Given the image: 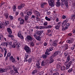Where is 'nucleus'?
Listing matches in <instances>:
<instances>
[{
  "instance_id": "24",
  "label": "nucleus",
  "mask_w": 75,
  "mask_h": 75,
  "mask_svg": "<svg viewBox=\"0 0 75 75\" xmlns=\"http://www.w3.org/2000/svg\"><path fill=\"white\" fill-rule=\"evenodd\" d=\"M67 29V27H66L65 26H62V31H64Z\"/></svg>"
},
{
  "instance_id": "12",
  "label": "nucleus",
  "mask_w": 75,
  "mask_h": 75,
  "mask_svg": "<svg viewBox=\"0 0 75 75\" xmlns=\"http://www.w3.org/2000/svg\"><path fill=\"white\" fill-rule=\"evenodd\" d=\"M43 31L42 30L41 31H37L36 33H37V34H38V35H41L42 34V33H43Z\"/></svg>"
},
{
  "instance_id": "21",
  "label": "nucleus",
  "mask_w": 75,
  "mask_h": 75,
  "mask_svg": "<svg viewBox=\"0 0 75 75\" xmlns=\"http://www.w3.org/2000/svg\"><path fill=\"white\" fill-rule=\"evenodd\" d=\"M68 49V45H65V47H64V51H66V50H67Z\"/></svg>"
},
{
  "instance_id": "41",
  "label": "nucleus",
  "mask_w": 75,
  "mask_h": 75,
  "mask_svg": "<svg viewBox=\"0 0 75 75\" xmlns=\"http://www.w3.org/2000/svg\"><path fill=\"white\" fill-rule=\"evenodd\" d=\"M72 71H73V69H69L68 70V72H71Z\"/></svg>"
},
{
  "instance_id": "10",
  "label": "nucleus",
  "mask_w": 75,
  "mask_h": 75,
  "mask_svg": "<svg viewBox=\"0 0 75 75\" xmlns=\"http://www.w3.org/2000/svg\"><path fill=\"white\" fill-rule=\"evenodd\" d=\"M68 21V19H67L66 20L64 21L62 24V27H63V26H65V25L67 24V22Z\"/></svg>"
},
{
  "instance_id": "8",
  "label": "nucleus",
  "mask_w": 75,
  "mask_h": 75,
  "mask_svg": "<svg viewBox=\"0 0 75 75\" xmlns=\"http://www.w3.org/2000/svg\"><path fill=\"white\" fill-rule=\"evenodd\" d=\"M61 65H62L61 63L58 62L57 64V69H59V68H60L61 67Z\"/></svg>"
},
{
  "instance_id": "27",
  "label": "nucleus",
  "mask_w": 75,
  "mask_h": 75,
  "mask_svg": "<svg viewBox=\"0 0 75 75\" xmlns=\"http://www.w3.org/2000/svg\"><path fill=\"white\" fill-rule=\"evenodd\" d=\"M45 19L47 21H51V19L48 17L47 16H46L45 17Z\"/></svg>"
},
{
  "instance_id": "9",
  "label": "nucleus",
  "mask_w": 75,
  "mask_h": 75,
  "mask_svg": "<svg viewBox=\"0 0 75 75\" xmlns=\"http://www.w3.org/2000/svg\"><path fill=\"white\" fill-rule=\"evenodd\" d=\"M8 45V44L7 42H3L1 44V45H3V46H6V47H7Z\"/></svg>"
},
{
  "instance_id": "14",
  "label": "nucleus",
  "mask_w": 75,
  "mask_h": 75,
  "mask_svg": "<svg viewBox=\"0 0 75 75\" xmlns=\"http://www.w3.org/2000/svg\"><path fill=\"white\" fill-rule=\"evenodd\" d=\"M61 5V3L59 1H57L56 3V5L57 7H59Z\"/></svg>"
},
{
  "instance_id": "44",
  "label": "nucleus",
  "mask_w": 75,
  "mask_h": 75,
  "mask_svg": "<svg viewBox=\"0 0 75 75\" xmlns=\"http://www.w3.org/2000/svg\"><path fill=\"white\" fill-rule=\"evenodd\" d=\"M30 45L31 46H33L34 45V42H32L30 44Z\"/></svg>"
},
{
  "instance_id": "29",
  "label": "nucleus",
  "mask_w": 75,
  "mask_h": 75,
  "mask_svg": "<svg viewBox=\"0 0 75 75\" xmlns=\"http://www.w3.org/2000/svg\"><path fill=\"white\" fill-rule=\"evenodd\" d=\"M39 17H40V16H37L36 17V19L37 21H40V18H39Z\"/></svg>"
},
{
  "instance_id": "45",
  "label": "nucleus",
  "mask_w": 75,
  "mask_h": 75,
  "mask_svg": "<svg viewBox=\"0 0 75 75\" xmlns=\"http://www.w3.org/2000/svg\"><path fill=\"white\" fill-rule=\"evenodd\" d=\"M5 16L6 17V18L7 19V18H8V14H5Z\"/></svg>"
},
{
  "instance_id": "38",
  "label": "nucleus",
  "mask_w": 75,
  "mask_h": 75,
  "mask_svg": "<svg viewBox=\"0 0 75 75\" xmlns=\"http://www.w3.org/2000/svg\"><path fill=\"white\" fill-rule=\"evenodd\" d=\"M69 60H70V58H69V57H67V59L66 62H68L69 61Z\"/></svg>"
},
{
  "instance_id": "23",
  "label": "nucleus",
  "mask_w": 75,
  "mask_h": 75,
  "mask_svg": "<svg viewBox=\"0 0 75 75\" xmlns=\"http://www.w3.org/2000/svg\"><path fill=\"white\" fill-rule=\"evenodd\" d=\"M61 71H64L65 70V67L64 66H61Z\"/></svg>"
},
{
  "instance_id": "60",
  "label": "nucleus",
  "mask_w": 75,
  "mask_h": 75,
  "mask_svg": "<svg viewBox=\"0 0 75 75\" xmlns=\"http://www.w3.org/2000/svg\"><path fill=\"white\" fill-rule=\"evenodd\" d=\"M50 50L48 49H47L46 50V52H50Z\"/></svg>"
},
{
  "instance_id": "22",
  "label": "nucleus",
  "mask_w": 75,
  "mask_h": 75,
  "mask_svg": "<svg viewBox=\"0 0 75 75\" xmlns=\"http://www.w3.org/2000/svg\"><path fill=\"white\" fill-rule=\"evenodd\" d=\"M9 24V22L8 21H5V25L6 27L8 26V25Z\"/></svg>"
},
{
  "instance_id": "58",
  "label": "nucleus",
  "mask_w": 75,
  "mask_h": 75,
  "mask_svg": "<svg viewBox=\"0 0 75 75\" xmlns=\"http://www.w3.org/2000/svg\"><path fill=\"white\" fill-rule=\"evenodd\" d=\"M22 8H23L22 7V6H21V5L18 6V9H19L20 10V9H21Z\"/></svg>"
},
{
  "instance_id": "42",
  "label": "nucleus",
  "mask_w": 75,
  "mask_h": 75,
  "mask_svg": "<svg viewBox=\"0 0 75 75\" xmlns=\"http://www.w3.org/2000/svg\"><path fill=\"white\" fill-rule=\"evenodd\" d=\"M55 28L56 30H58L59 28V27L58 25H57L55 27Z\"/></svg>"
},
{
  "instance_id": "49",
  "label": "nucleus",
  "mask_w": 75,
  "mask_h": 75,
  "mask_svg": "<svg viewBox=\"0 0 75 75\" xmlns=\"http://www.w3.org/2000/svg\"><path fill=\"white\" fill-rule=\"evenodd\" d=\"M14 70H11L10 71V73L11 74H13V73H14Z\"/></svg>"
},
{
  "instance_id": "11",
  "label": "nucleus",
  "mask_w": 75,
  "mask_h": 75,
  "mask_svg": "<svg viewBox=\"0 0 75 75\" xmlns=\"http://www.w3.org/2000/svg\"><path fill=\"white\" fill-rule=\"evenodd\" d=\"M61 1H62V2H63L64 3V4L66 6V7L68 6V1L67 0H61Z\"/></svg>"
},
{
  "instance_id": "7",
  "label": "nucleus",
  "mask_w": 75,
  "mask_h": 75,
  "mask_svg": "<svg viewBox=\"0 0 75 75\" xmlns=\"http://www.w3.org/2000/svg\"><path fill=\"white\" fill-rule=\"evenodd\" d=\"M18 37H19L21 39H23L24 38L23 36L21 35V32H18Z\"/></svg>"
},
{
  "instance_id": "55",
  "label": "nucleus",
  "mask_w": 75,
  "mask_h": 75,
  "mask_svg": "<svg viewBox=\"0 0 75 75\" xmlns=\"http://www.w3.org/2000/svg\"><path fill=\"white\" fill-rule=\"evenodd\" d=\"M72 61H70L69 62L68 64L69 65H70L71 66V64H72Z\"/></svg>"
},
{
  "instance_id": "4",
  "label": "nucleus",
  "mask_w": 75,
  "mask_h": 75,
  "mask_svg": "<svg viewBox=\"0 0 75 75\" xmlns=\"http://www.w3.org/2000/svg\"><path fill=\"white\" fill-rule=\"evenodd\" d=\"M26 38H27V40L28 41H32V40H34V39L32 38V37H31V36L30 35L26 37Z\"/></svg>"
},
{
  "instance_id": "28",
  "label": "nucleus",
  "mask_w": 75,
  "mask_h": 75,
  "mask_svg": "<svg viewBox=\"0 0 75 75\" xmlns=\"http://www.w3.org/2000/svg\"><path fill=\"white\" fill-rule=\"evenodd\" d=\"M45 61L44 60L42 61L41 64L42 66H45Z\"/></svg>"
},
{
  "instance_id": "6",
  "label": "nucleus",
  "mask_w": 75,
  "mask_h": 75,
  "mask_svg": "<svg viewBox=\"0 0 75 75\" xmlns=\"http://www.w3.org/2000/svg\"><path fill=\"white\" fill-rule=\"evenodd\" d=\"M34 13L35 16H40V13L37 11L35 10H34Z\"/></svg>"
},
{
  "instance_id": "2",
  "label": "nucleus",
  "mask_w": 75,
  "mask_h": 75,
  "mask_svg": "<svg viewBox=\"0 0 75 75\" xmlns=\"http://www.w3.org/2000/svg\"><path fill=\"white\" fill-rule=\"evenodd\" d=\"M48 3H49L50 6L53 7L54 6V0H48Z\"/></svg>"
},
{
  "instance_id": "59",
  "label": "nucleus",
  "mask_w": 75,
  "mask_h": 75,
  "mask_svg": "<svg viewBox=\"0 0 75 75\" xmlns=\"http://www.w3.org/2000/svg\"><path fill=\"white\" fill-rule=\"evenodd\" d=\"M37 68L38 69H39V68H41L42 67L41 66H37Z\"/></svg>"
},
{
  "instance_id": "16",
  "label": "nucleus",
  "mask_w": 75,
  "mask_h": 75,
  "mask_svg": "<svg viewBox=\"0 0 75 75\" xmlns=\"http://www.w3.org/2000/svg\"><path fill=\"white\" fill-rule=\"evenodd\" d=\"M50 62H49L50 64H51V63H52L54 61V59H52V57H50Z\"/></svg>"
},
{
  "instance_id": "18",
  "label": "nucleus",
  "mask_w": 75,
  "mask_h": 75,
  "mask_svg": "<svg viewBox=\"0 0 75 75\" xmlns=\"http://www.w3.org/2000/svg\"><path fill=\"white\" fill-rule=\"evenodd\" d=\"M52 25H49L45 27V28H46L47 29H49V28H52Z\"/></svg>"
},
{
  "instance_id": "19",
  "label": "nucleus",
  "mask_w": 75,
  "mask_h": 75,
  "mask_svg": "<svg viewBox=\"0 0 75 75\" xmlns=\"http://www.w3.org/2000/svg\"><path fill=\"white\" fill-rule=\"evenodd\" d=\"M4 28V25L3 23L0 24V29H1Z\"/></svg>"
},
{
  "instance_id": "33",
  "label": "nucleus",
  "mask_w": 75,
  "mask_h": 75,
  "mask_svg": "<svg viewBox=\"0 0 75 75\" xmlns=\"http://www.w3.org/2000/svg\"><path fill=\"white\" fill-rule=\"evenodd\" d=\"M42 57L43 58L45 59V58H47V56L45 54H43L42 55Z\"/></svg>"
},
{
  "instance_id": "20",
  "label": "nucleus",
  "mask_w": 75,
  "mask_h": 75,
  "mask_svg": "<svg viewBox=\"0 0 75 75\" xmlns=\"http://www.w3.org/2000/svg\"><path fill=\"white\" fill-rule=\"evenodd\" d=\"M36 38L37 40L38 41H41V37H40V36H38Z\"/></svg>"
},
{
  "instance_id": "39",
  "label": "nucleus",
  "mask_w": 75,
  "mask_h": 75,
  "mask_svg": "<svg viewBox=\"0 0 75 75\" xmlns=\"http://www.w3.org/2000/svg\"><path fill=\"white\" fill-rule=\"evenodd\" d=\"M36 66H40V63L38 61L36 64Z\"/></svg>"
},
{
  "instance_id": "25",
  "label": "nucleus",
  "mask_w": 75,
  "mask_h": 75,
  "mask_svg": "<svg viewBox=\"0 0 75 75\" xmlns=\"http://www.w3.org/2000/svg\"><path fill=\"white\" fill-rule=\"evenodd\" d=\"M13 12H15V11H16V6L15 5L13 6Z\"/></svg>"
},
{
  "instance_id": "61",
  "label": "nucleus",
  "mask_w": 75,
  "mask_h": 75,
  "mask_svg": "<svg viewBox=\"0 0 75 75\" xmlns=\"http://www.w3.org/2000/svg\"><path fill=\"white\" fill-rule=\"evenodd\" d=\"M71 17H72L73 18H75V15H74V14H73V15L71 16Z\"/></svg>"
},
{
  "instance_id": "54",
  "label": "nucleus",
  "mask_w": 75,
  "mask_h": 75,
  "mask_svg": "<svg viewBox=\"0 0 75 75\" xmlns=\"http://www.w3.org/2000/svg\"><path fill=\"white\" fill-rule=\"evenodd\" d=\"M10 56H11V53H8L7 54V57H10Z\"/></svg>"
},
{
  "instance_id": "43",
  "label": "nucleus",
  "mask_w": 75,
  "mask_h": 75,
  "mask_svg": "<svg viewBox=\"0 0 75 75\" xmlns=\"http://www.w3.org/2000/svg\"><path fill=\"white\" fill-rule=\"evenodd\" d=\"M12 48H16V45L15 43H13L12 46Z\"/></svg>"
},
{
  "instance_id": "53",
  "label": "nucleus",
  "mask_w": 75,
  "mask_h": 75,
  "mask_svg": "<svg viewBox=\"0 0 75 75\" xmlns=\"http://www.w3.org/2000/svg\"><path fill=\"white\" fill-rule=\"evenodd\" d=\"M61 24H62V22H60L58 23L57 25H58L59 27H60V26L61 25Z\"/></svg>"
},
{
  "instance_id": "3",
  "label": "nucleus",
  "mask_w": 75,
  "mask_h": 75,
  "mask_svg": "<svg viewBox=\"0 0 75 75\" xmlns=\"http://www.w3.org/2000/svg\"><path fill=\"white\" fill-rule=\"evenodd\" d=\"M8 70V68L4 69L0 68V73H3L4 72H7V71Z\"/></svg>"
},
{
  "instance_id": "40",
  "label": "nucleus",
  "mask_w": 75,
  "mask_h": 75,
  "mask_svg": "<svg viewBox=\"0 0 75 75\" xmlns=\"http://www.w3.org/2000/svg\"><path fill=\"white\" fill-rule=\"evenodd\" d=\"M28 62L29 63H31L32 62V59L31 58H30L28 59Z\"/></svg>"
},
{
  "instance_id": "51",
  "label": "nucleus",
  "mask_w": 75,
  "mask_h": 75,
  "mask_svg": "<svg viewBox=\"0 0 75 75\" xmlns=\"http://www.w3.org/2000/svg\"><path fill=\"white\" fill-rule=\"evenodd\" d=\"M5 4V3L4 2H2L1 4H0V7H2V6H3V4Z\"/></svg>"
},
{
  "instance_id": "13",
  "label": "nucleus",
  "mask_w": 75,
  "mask_h": 75,
  "mask_svg": "<svg viewBox=\"0 0 75 75\" xmlns=\"http://www.w3.org/2000/svg\"><path fill=\"white\" fill-rule=\"evenodd\" d=\"M7 31H8V33H9V34H12V31L11 30V29L8 28L7 29Z\"/></svg>"
},
{
  "instance_id": "57",
  "label": "nucleus",
  "mask_w": 75,
  "mask_h": 75,
  "mask_svg": "<svg viewBox=\"0 0 75 75\" xmlns=\"http://www.w3.org/2000/svg\"><path fill=\"white\" fill-rule=\"evenodd\" d=\"M69 25H70V24L69 23L66 24L65 25V27H66V26H67V27H69Z\"/></svg>"
},
{
  "instance_id": "32",
  "label": "nucleus",
  "mask_w": 75,
  "mask_h": 75,
  "mask_svg": "<svg viewBox=\"0 0 75 75\" xmlns=\"http://www.w3.org/2000/svg\"><path fill=\"white\" fill-rule=\"evenodd\" d=\"M26 14L27 15L29 16L31 15V12L28 11L26 13Z\"/></svg>"
},
{
  "instance_id": "62",
  "label": "nucleus",
  "mask_w": 75,
  "mask_h": 75,
  "mask_svg": "<svg viewBox=\"0 0 75 75\" xmlns=\"http://www.w3.org/2000/svg\"><path fill=\"white\" fill-rule=\"evenodd\" d=\"M67 17V16H65L63 15L62 16V18L65 19Z\"/></svg>"
},
{
  "instance_id": "36",
  "label": "nucleus",
  "mask_w": 75,
  "mask_h": 75,
  "mask_svg": "<svg viewBox=\"0 0 75 75\" xmlns=\"http://www.w3.org/2000/svg\"><path fill=\"white\" fill-rule=\"evenodd\" d=\"M37 70H34L33 71V72H32V74H33V75H34V74H35L37 73Z\"/></svg>"
},
{
  "instance_id": "56",
  "label": "nucleus",
  "mask_w": 75,
  "mask_h": 75,
  "mask_svg": "<svg viewBox=\"0 0 75 75\" xmlns=\"http://www.w3.org/2000/svg\"><path fill=\"white\" fill-rule=\"evenodd\" d=\"M9 17H10V19L11 20H12L13 19V16L10 15L9 16Z\"/></svg>"
},
{
  "instance_id": "17",
  "label": "nucleus",
  "mask_w": 75,
  "mask_h": 75,
  "mask_svg": "<svg viewBox=\"0 0 75 75\" xmlns=\"http://www.w3.org/2000/svg\"><path fill=\"white\" fill-rule=\"evenodd\" d=\"M30 17V16L28 15H26L25 17V20L27 21L28 20V18Z\"/></svg>"
},
{
  "instance_id": "46",
  "label": "nucleus",
  "mask_w": 75,
  "mask_h": 75,
  "mask_svg": "<svg viewBox=\"0 0 75 75\" xmlns=\"http://www.w3.org/2000/svg\"><path fill=\"white\" fill-rule=\"evenodd\" d=\"M53 75H59V73L57 72L54 73Z\"/></svg>"
},
{
  "instance_id": "5",
  "label": "nucleus",
  "mask_w": 75,
  "mask_h": 75,
  "mask_svg": "<svg viewBox=\"0 0 75 75\" xmlns=\"http://www.w3.org/2000/svg\"><path fill=\"white\" fill-rule=\"evenodd\" d=\"M61 52L60 51H57L55 52L53 54L52 56L53 57H55L57 55H58L59 54H60Z\"/></svg>"
},
{
  "instance_id": "47",
  "label": "nucleus",
  "mask_w": 75,
  "mask_h": 75,
  "mask_svg": "<svg viewBox=\"0 0 75 75\" xmlns=\"http://www.w3.org/2000/svg\"><path fill=\"white\" fill-rule=\"evenodd\" d=\"M44 25H48V22H45L43 23Z\"/></svg>"
},
{
  "instance_id": "52",
  "label": "nucleus",
  "mask_w": 75,
  "mask_h": 75,
  "mask_svg": "<svg viewBox=\"0 0 75 75\" xmlns=\"http://www.w3.org/2000/svg\"><path fill=\"white\" fill-rule=\"evenodd\" d=\"M49 49L50 51H52L53 50V47H50V48H49Z\"/></svg>"
},
{
  "instance_id": "64",
  "label": "nucleus",
  "mask_w": 75,
  "mask_h": 75,
  "mask_svg": "<svg viewBox=\"0 0 75 75\" xmlns=\"http://www.w3.org/2000/svg\"><path fill=\"white\" fill-rule=\"evenodd\" d=\"M73 32L74 34L75 33V28L73 30Z\"/></svg>"
},
{
  "instance_id": "1",
  "label": "nucleus",
  "mask_w": 75,
  "mask_h": 75,
  "mask_svg": "<svg viewBox=\"0 0 75 75\" xmlns=\"http://www.w3.org/2000/svg\"><path fill=\"white\" fill-rule=\"evenodd\" d=\"M24 50L28 54H31V49L27 45H25V46Z\"/></svg>"
},
{
  "instance_id": "15",
  "label": "nucleus",
  "mask_w": 75,
  "mask_h": 75,
  "mask_svg": "<svg viewBox=\"0 0 75 75\" xmlns=\"http://www.w3.org/2000/svg\"><path fill=\"white\" fill-rule=\"evenodd\" d=\"M12 67L14 71L16 72L18 74V71H17V69H16V67H15V66L13 65L12 66Z\"/></svg>"
},
{
  "instance_id": "26",
  "label": "nucleus",
  "mask_w": 75,
  "mask_h": 75,
  "mask_svg": "<svg viewBox=\"0 0 75 75\" xmlns=\"http://www.w3.org/2000/svg\"><path fill=\"white\" fill-rule=\"evenodd\" d=\"M25 57L24 58L25 59H27L28 58V53H26L25 54Z\"/></svg>"
},
{
  "instance_id": "48",
  "label": "nucleus",
  "mask_w": 75,
  "mask_h": 75,
  "mask_svg": "<svg viewBox=\"0 0 75 75\" xmlns=\"http://www.w3.org/2000/svg\"><path fill=\"white\" fill-rule=\"evenodd\" d=\"M45 54L47 56V55H50L51 54V53H48V52H45Z\"/></svg>"
},
{
  "instance_id": "37",
  "label": "nucleus",
  "mask_w": 75,
  "mask_h": 75,
  "mask_svg": "<svg viewBox=\"0 0 75 75\" xmlns=\"http://www.w3.org/2000/svg\"><path fill=\"white\" fill-rule=\"evenodd\" d=\"M16 45L18 47H20L21 45H20V43L19 42H17L16 43Z\"/></svg>"
},
{
  "instance_id": "50",
  "label": "nucleus",
  "mask_w": 75,
  "mask_h": 75,
  "mask_svg": "<svg viewBox=\"0 0 75 75\" xmlns=\"http://www.w3.org/2000/svg\"><path fill=\"white\" fill-rule=\"evenodd\" d=\"M70 43L71 44H72V43L73 42V39L71 38L70 40Z\"/></svg>"
},
{
  "instance_id": "34",
  "label": "nucleus",
  "mask_w": 75,
  "mask_h": 75,
  "mask_svg": "<svg viewBox=\"0 0 75 75\" xmlns=\"http://www.w3.org/2000/svg\"><path fill=\"white\" fill-rule=\"evenodd\" d=\"M70 67H71V66H70V65H69L68 64H67L66 65V69H69Z\"/></svg>"
},
{
  "instance_id": "31",
  "label": "nucleus",
  "mask_w": 75,
  "mask_h": 75,
  "mask_svg": "<svg viewBox=\"0 0 75 75\" xmlns=\"http://www.w3.org/2000/svg\"><path fill=\"white\" fill-rule=\"evenodd\" d=\"M45 28V26H39V29H43Z\"/></svg>"
},
{
  "instance_id": "30",
  "label": "nucleus",
  "mask_w": 75,
  "mask_h": 75,
  "mask_svg": "<svg viewBox=\"0 0 75 75\" xmlns=\"http://www.w3.org/2000/svg\"><path fill=\"white\" fill-rule=\"evenodd\" d=\"M24 20L23 19H21V20L20 23L21 24H23V23H24Z\"/></svg>"
},
{
  "instance_id": "63",
  "label": "nucleus",
  "mask_w": 75,
  "mask_h": 75,
  "mask_svg": "<svg viewBox=\"0 0 75 75\" xmlns=\"http://www.w3.org/2000/svg\"><path fill=\"white\" fill-rule=\"evenodd\" d=\"M47 32L48 33H51V30L50 29L48 30Z\"/></svg>"
},
{
  "instance_id": "35",
  "label": "nucleus",
  "mask_w": 75,
  "mask_h": 75,
  "mask_svg": "<svg viewBox=\"0 0 75 75\" xmlns=\"http://www.w3.org/2000/svg\"><path fill=\"white\" fill-rule=\"evenodd\" d=\"M38 35V34H37V33L36 32V33H35L34 34L33 36H34L35 38H36L38 36H37Z\"/></svg>"
}]
</instances>
